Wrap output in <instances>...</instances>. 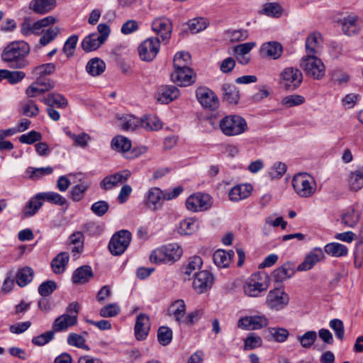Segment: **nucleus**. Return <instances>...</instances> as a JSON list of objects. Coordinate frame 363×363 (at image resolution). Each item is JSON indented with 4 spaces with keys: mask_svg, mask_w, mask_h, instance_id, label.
I'll use <instances>...</instances> for the list:
<instances>
[{
    "mask_svg": "<svg viewBox=\"0 0 363 363\" xmlns=\"http://www.w3.org/2000/svg\"><path fill=\"white\" fill-rule=\"evenodd\" d=\"M30 52V46L25 41H15L6 45L1 54V59L12 69H23L28 66L26 59Z\"/></svg>",
    "mask_w": 363,
    "mask_h": 363,
    "instance_id": "nucleus-1",
    "label": "nucleus"
},
{
    "mask_svg": "<svg viewBox=\"0 0 363 363\" xmlns=\"http://www.w3.org/2000/svg\"><path fill=\"white\" fill-rule=\"evenodd\" d=\"M299 67L305 74L315 80H321L325 75V66L323 61L316 56L305 55L301 57Z\"/></svg>",
    "mask_w": 363,
    "mask_h": 363,
    "instance_id": "nucleus-2",
    "label": "nucleus"
},
{
    "mask_svg": "<svg viewBox=\"0 0 363 363\" xmlns=\"http://www.w3.org/2000/svg\"><path fill=\"white\" fill-rule=\"evenodd\" d=\"M292 186L295 192L301 197L309 198L316 190L315 179L307 173H298L292 179Z\"/></svg>",
    "mask_w": 363,
    "mask_h": 363,
    "instance_id": "nucleus-3",
    "label": "nucleus"
},
{
    "mask_svg": "<svg viewBox=\"0 0 363 363\" xmlns=\"http://www.w3.org/2000/svg\"><path fill=\"white\" fill-rule=\"evenodd\" d=\"M222 133L227 136H235L245 133L247 129L246 121L238 115H229L219 122Z\"/></svg>",
    "mask_w": 363,
    "mask_h": 363,
    "instance_id": "nucleus-4",
    "label": "nucleus"
},
{
    "mask_svg": "<svg viewBox=\"0 0 363 363\" xmlns=\"http://www.w3.org/2000/svg\"><path fill=\"white\" fill-rule=\"evenodd\" d=\"M303 79L301 71L294 67H287L279 74V83L283 88L288 91H294L298 88Z\"/></svg>",
    "mask_w": 363,
    "mask_h": 363,
    "instance_id": "nucleus-5",
    "label": "nucleus"
},
{
    "mask_svg": "<svg viewBox=\"0 0 363 363\" xmlns=\"http://www.w3.org/2000/svg\"><path fill=\"white\" fill-rule=\"evenodd\" d=\"M174 72L171 74V79L181 86H188L196 80V74L190 67H185L179 60H175Z\"/></svg>",
    "mask_w": 363,
    "mask_h": 363,
    "instance_id": "nucleus-6",
    "label": "nucleus"
},
{
    "mask_svg": "<svg viewBox=\"0 0 363 363\" xmlns=\"http://www.w3.org/2000/svg\"><path fill=\"white\" fill-rule=\"evenodd\" d=\"M131 233L128 230H121L116 233L108 244V249L113 255H122L129 246Z\"/></svg>",
    "mask_w": 363,
    "mask_h": 363,
    "instance_id": "nucleus-7",
    "label": "nucleus"
},
{
    "mask_svg": "<svg viewBox=\"0 0 363 363\" xmlns=\"http://www.w3.org/2000/svg\"><path fill=\"white\" fill-rule=\"evenodd\" d=\"M160 48V42L157 38H148L138 46V55L142 61L152 62L157 55Z\"/></svg>",
    "mask_w": 363,
    "mask_h": 363,
    "instance_id": "nucleus-8",
    "label": "nucleus"
},
{
    "mask_svg": "<svg viewBox=\"0 0 363 363\" xmlns=\"http://www.w3.org/2000/svg\"><path fill=\"white\" fill-rule=\"evenodd\" d=\"M267 288V277L265 274H254L245 284L244 291L248 296L257 297Z\"/></svg>",
    "mask_w": 363,
    "mask_h": 363,
    "instance_id": "nucleus-9",
    "label": "nucleus"
},
{
    "mask_svg": "<svg viewBox=\"0 0 363 363\" xmlns=\"http://www.w3.org/2000/svg\"><path fill=\"white\" fill-rule=\"evenodd\" d=\"M212 204V197L208 194L200 192L190 196L186 201L187 209L192 212L206 211L211 207Z\"/></svg>",
    "mask_w": 363,
    "mask_h": 363,
    "instance_id": "nucleus-10",
    "label": "nucleus"
},
{
    "mask_svg": "<svg viewBox=\"0 0 363 363\" xmlns=\"http://www.w3.org/2000/svg\"><path fill=\"white\" fill-rule=\"evenodd\" d=\"M166 200L165 192L158 187L150 188L144 196V206L152 211L160 209Z\"/></svg>",
    "mask_w": 363,
    "mask_h": 363,
    "instance_id": "nucleus-11",
    "label": "nucleus"
},
{
    "mask_svg": "<svg viewBox=\"0 0 363 363\" xmlns=\"http://www.w3.org/2000/svg\"><path fill=\"white\" fill-rule=\"evenodd\" d=\"M289 301V295L281 289L271 290L266 298V304L271 309L279 311L285 308Z\"/></svg>",
    "mask_w": 363,
    "mask_h": 363,
    "instance_id": "nucleus-12",
    "label": "nucleus"
},
{
    "mask_svg": "<svg viewBox=\"0 0 363 363\" xmlns=\"http://www.w3.org/2000/svg\"><path fill=\"white\" fill-rule=\"evenodd\" d=\"M214 281V277L208 271L203 270L195 272L192 286L199 294H202L209 290Z\"/></svg>",
    "mask_w": 363,
    "mask_h": 363,
    "instance_id": "nucleus-13",
    "label": "nucleus"
},
{
    "mask_svg": "<svg viewBox=\"0 0 363 363\" xmlns=\"http://www.w3.org/2000/svg\"><path fill=\"white\" fill-rule=\"evenodd\" d=\"M196 96L203 107L211 110L218 108L219 101L212 90L206 87H199L196 91Z\"/></svg>",
    "mask_w": 363,
    "mask_h": 363,
    "instance_id": "nucleus-14",
    "label": "nucleus"
},
{
    "mask_svg": "<svg viewBox=\"0 0 363 363\" xmlns=\"http://www.w3.org/2000/svg\"><path fill=\"white\" fill-rule=\"evenodd\" d=\"M268 324V319L263 315L245 316L238 321V327L243 330H259Z\"/></svg>",
    "mask_w": 363,
    "mask_h": 363,
    "instance_id": "nucleus-15",
    "label": "nucleus"
},
{
    "mask_svg": "<svg viewBox=\"0 0 363 363\" xmlns=\"http://www.w3.org/2000/svg\"><path fill=\"white\" fill-rule=\"evenodd\" d=\"M55 82L50 79H40L32 83L26 90V94L30 98L37 96L52 89Z\"/></svg>",
    "mask_w": 363,
    "mask_h": 363,
    "instance_id": "nucleus-16",
    "label": "nucleus"
},
{
    "mask_svg": "<svg viewBox=\"0 0 363 363\" xmlns=\"http://www.w3.org/2000/svg\"><path fill=\"white\" fill-rule=\"evenodd\" d=\"M152 29L160 36L162 41H168L171 37L172 26L166 18H157L152 23Z\"/></svg>",
    "mask_w": 363,
    "mask_h": 363,
    "instance_id": "nucleus-17",
    "label": "nucleus"
},
{
    "mask_svg": "<svg viewBox=\"0 0 363 363\" xmlns=\"http://www.w3.org/2000/svg\"><path fill=\"white\" fill-rule=\"evenodd\" d=\"M325 258L324 252L320 247H315L306 256L303 262L298 266V271L311 269L318 262Z\"/></svg>",
    "mask_w": 363,
    "mask_h": 363,
    "instance_id": "nucleus-18",
    "label": "nucleus"
},
{
    "mask_svg": "<svg viewBox=\"0 0 363 363\" xmlns=\"http://www.w3.org/2000/svg\"><path fill=\"white\" fill-rule=\"evenodd\" d=\"M130 176V172L128 170L117 172L104 177L101 182L100 186L105 190H109L118 186V184L125 182Z\"/></svg>",
    "mask_w": 363,
    "mask_h": 363,
    "instance_id": "nucleus-19",
    "label": "nucleus"
},
{
    "mask_svg": "<svg viewBox=\"0 0 363 363\" xmlns=\"http://www.w3.org/2000/svg\"><path fill=\"white\" fill-rule=\"evenodd\" d=\"M76 315L63 314L58 316L52 323L54 333H59L67 330L69 328L74 326L77 323Z\"/></svg>",
    "mask_w": 363,
    "mask_h": 363,
    "instance_id": "nucleus-20",
    "label": "nucleus"
},
{
    "mask_svg": "<svg viewBox=\"0 0 363 363\" xmlns=\"http://www.w3.org/2000/svg\"><path fill=\"white\" fill-rule=\"evenodd\" d=\"M150 327L149 317L144 313L138 315L135 325V335L136 339L138 340H145L148 335Z\"/></svg>",
    "mask_w": 363,
    "mask_h": 363,
    "instance_id": "nucleus-21",
    "label": "nucleus"
},
{
    "mask_svg": "<svg viewBox=\"0 0 363 363\" xmlns=\"http://www.w3.org/2000/svg\"><path fill=\"white\" fill-rule=\"evenodd\" d=\"M322 36L318 32L310 33L306 40V55L315 56L320 51L322 47Z\"/></svg>",
    "mask_w": 363,
    "mask_h": 363,
    "instance_id": "nucleus-22",
    "label": "nucleus"
},
{
    "mask_svg": "<svg viewBox=\"0 0 363 363\" xmlns=\"http://www.w3.org/2000/svg\"><path fill=\"white\" fill-rule=\"evenodd\" d=\"M94 277V273L90 266L83 265L77 268L72 276L74 284H84Z\"/></svg>",
    "mask_w": 363,
    "mask_h": 363,
    "instance_id": "nucleus-23",
    "label": "nucleus"
},
{
    "mask_svg": "<svg viewBox=\"0 0 363 363\" xmlns=\"http://www.w3.org/2000/svg\"><path fill=\"white\" fill-rule=\"evenodd\" d=\"M179 89L173 85H164L161 86L157 100L162 104H169L179 97Z\"/></svg>",
    "mask_w": 363,
    "mask_h": 363,
    "instance_id": "nucleus-24",
    "label": "nucleus"
},
{
    "mask_svg": "<svg viewBox=\"0 0 363 363\" xmlns=\"http://www.w3.org/2000/svg\"><path fill=\"white\" fill-rule=\"evenodd\" d=\"M261 52L267 57L277 60L283 53V47L281 44L278 42L270 41L262 45Z\"/></svg>",
    "mask_w": 363,
    "mask_h": 363,
    "instance_id": "nucleus-25",
    "label": "nucleus"
},
{
    "mask_svg": "<svg viewBox=\"0 0 363 363\" xmlns=\"http://www.w3.org/2000/svg\"><path fill=\"white\" fill-rule=\"evenodd\" d=\"M56 6V0H32L29 9L35 13L45 14L53 10Z\"/></svg>",
    "mask_w": 363,
    "mask_h": 363,
    "instance_id": "nucleus-26",
    "label": "nucleus"
},
{
    "mask_svg": "<svg viewBox=\"0 0 363 363\" xmlns=\"http://www.w3.org/2000/svg\"><path fill=\"white\" fill-rule=\"evenodd\" d=\"M235 252L233 250L225 251L223 250H216L213 255L215 264L220 268H226L229 267Z\"/></svg>",
    "mask_w": 363,
    "mask_h": 363,
    "instance_id": "nucleus-27",
    "label": "nucleus"
},
{
    "mask_svg": "<svg viewBox=\"0 0 363 363\" xmlns=\"http://www.w3.org/2000/svg\"><path fill=\"white\" fill-rule=\"evenodd\" d=\"M252 190L250 184H240L233 187L228 196L230 201L236 202L250 196Z\"/></svg>",
    "mask_w": 363,
    "mask_h": 363,
    "instance_id": "nucleus-28",
    "label": "nucleus"
},
{
    "mask_svg": "<svg viewBox=\"0 0 363 363\" xmlns=\"http://www.w3.org/2000/svg\"><path fill=\"white\" fill-rule=\"evenodd\" d=\"M169 315L174 316L178 323H183L186 313V305L183 300L178 299L171 304L168 309Z\"/></svg>",
    "mask_w": 363,
    "mask_h": 363,
    "instance_id": "nucleus-29",
    "label": "nucleus"
},
{
    "mask_svg": "<svg viewBox=\"0 0 363 363\" xmlns=\"http://www.w3.org/2000/svg\"><path fill=\"white\" fill-rule=\"evenodd\" d=\"M69 259V254L66 252L59 253L51 262V267L55 274L62 273Z\"/></svg>",
    "mask_w": 363,
    "mask_h": 363,
    "instance_id": "nucleus-30",
    "label": "nucleus"
},
{
    "mask_svg": "<svg viewBox=\"0 0 363 363\" xmlns=\"http://www.w3.org/2000/svg\"><path fill=\"white\" fill-rule=\"evenodd\" d=\"M41 101L46 104L48 106H51L53 108L56 106L59 108H65L67 104V100L60 94H50L47 96L43 97L41 99Z\"/></svg>",
    "mask_w": 363,
    "mask_h": 363,
    "instance_id": "nucleus-31",
    "label": "nucleus"
},
{
    "mask_svg": "<svg viewBox=\"0 0 363 363\" xmlns=\"http://www.w3.org/2000/svg\"><path fill=\"white\" fill-rule=\"evenodd\" d=\"M34 272L29 267H24L16 273V282L20 287L28 285L33 279Z\"/></svg>",
    "mask_w": 363,
    "mask_h": 363,
    "instance_id": "nucleus-32",
    "label": "nucleus"
},
{
    "mask_svg": "<svg viewBox=\"0 0 363 363\" xmlns=\"http://www.w3.org/2000/svg\"><path fill=\"white\" fill-rule=\"evenodd\" d=\"M103 43L97 33H91L84 38L82 48L85 52H91L98 49Z\"/></svg>",
    "mask_w": 363,
    "mask_h": 363,
    "instance_id": "nucleus-33",
    "label": "nucleus"
},
{
    "mask_svg": "<svg viewBox=\"0 0 363 363\" xmlns=\"http://www.w3.org/2000/svg\"><path fill=\"white\" fill-rule=\"evenodd\" d=\"M106 69L105 62L98 58H92L86 64V69L87 72L94 77L99 76Z\"/></svg>",
    "mask_w": 363,
    "mask_h": 363,
    "instance_id": "nucleus-34",
    "label": "nucleus"
},
{
    "mask_svg": "<svg viewBox=\"0 0 363 363\" xmlns=\"http://www.w3.org/2000/svg\"><path fill=\"white\" fill-rule=\"evenodd\" d=\"M43 203L40 197H38V194L32 197L26 203L23 209V217L28 218L34 216L41 208Z\"/></svg>",
    "mask_w": 363,
    "mask_h": 363,
    "instance_id": "nucleus-35",
    "label": "nucleus"
},
{
    "mask_svg": "<svg viewBox=\"0 0 363 363\" xmlns=\"http://www.w3.org/2000/svg\"><path fill=\"white\" fill-rule=\"evenodd\" d=\"M223 99L230 104H237L240 99L239 91L233 84H225L223 86Z\"/></svg>",
    "mask_w": 363,
    "mask_h": 363,
    "instance_id": "nucleus-36",
    "label": "nucleus"
},
{
    "mask_svg": "<svg viewBox=\"0 0 363 363\" xmlns=\"http://www.w3.org/2000/svg\"><path fill=\"white\" fill-rule=\"evenodd\" d=\"M357 16H348L341 20L342 29L347 35H352L357 33Z\"/></svg>",
    "mask_w": 363,
    "mask_h": 363,
    "instance_id": "nucleus-37",
    "label": "nucleus"
},
{
    "mask_svg": "<svg viewBox=\"0 0 363 363\" xmlns=\"http://www.w3.org/2000/svg\"><path fill=\"white\" fill-rule=\"evenodd\" d=\"M131 146V141L124 136L117 135L111 140V147L116 151L125 152L130 150Z\"/></svg>",
    "mask_w": 363,
    "mask_h": 363,
    "instance_id": "nucleus-38",
    "label": "nucleus"
},
{
    "mask_svg": "<svg viewBox=\"0 0 363 363\" xmlns=\"http://www.w3.org/2000/svg\"><path fill=\"white\" fill-rule=\"evenodd\" d=\"M325 252L333 257H342L347 254V247L340 243L332 242L327 244L324 248Z\"/></svg>",
    "mask_w": 363,
    "mask_h": 363,
    "instance_id": "nucleus-39",
    "label": "nucleus"
},
{
    "mask_svg": "<svg viewBox=\"0 0 363 363\" xmlns=\"http://www.w3.org/2000/svg\"><path fill=\"white\" fill-rule=\"evenodd\" d=\"M198 223L193 218H186L179 223L178 232L181 235H191L197 230Z\"/></svg>",
    "mask_w": 363,
    "mask_h": 363,
    "instance_id": "nucleus-40",
    "label": "nucleus"
},
{
    "mask_svg": "<svg viewBox=\"0 0 363 363\" xmlns=\"http://www.w3.org/2000/svg\"><path fill=\"white\" fill-rule=\"evenodd\" d=\"M349 185L350 189L355 191L363 187V167L350 173Z\"/></svg>",
    "mask_w": 363,
    "mask_h": 363,
    "instance_id": "nucleus-41",
    "label": "nucleus"
},
{
    "mask_svg": "<svg viewBox=\"0 0 363 363\" xmlns=\"http://www.w3.org/2000/svg\"><path fill=\"white\" fill-rule=\"evenodd\" d=\"M38 197H40L41 200L48 201L57 206H63L67 201L60 194L53 191L39 193L38 194Z\"/></svg>",
    "mask_w": 363,
    "mask_h": 363,
    "instance_id": "nucleus-42",
    "label": "nucleus"
},
{
    "mask_svg": "<svg viewBox=\"0 0 363 363\" xmlns=\"http://www.w3.org/2000/svg\"><path fill=\"white\" fill-rule=\"evenodd\" d=\"M342 222L347 227H354L359 220V213L353 208L347 209L341 217Z\"/></svg>",
    "mask_w": 363,
    "mask_h": 363,
    "instance_id": "nucleus-43",
    "label": "nucleus"
},
{
    "mask_svg": "<svg viewBox=\"0 0 363 363\" xmlns=\"http://www.w3.org/2000/svg\"><path fill=\"white\" fill-rule=\"evenodd\" d=\"M140 125L147 130H157L162 127L160 119L155 116H148L142 118Z\"/></svg>",
    "mask_w": 363,
    "mask_h": 363,
    "instance_id": "nucleus-44",
    "label": "nucleus"
},
{
    "mask_svg": "<svg viewBox=\"0 0 363 363\" xmlns=\"http://www.w3.org/2000/svg\"><path fill=\"white\" fill-rule=\"evenodd\" d=\"M164 247L167 257V261L169 262H175L178 260L183 253V250L181 247L176 243L169 244Z\"/></svg>",
    "mask_w": 363,
    "mask_h": 363,
    "instance_id": "nucleus-45",
    "label": "nucleus"
},
{
    "mask_svg": "<svg viewBox=\"0 0 363 363\" xmlns=\"http://www.w3.org/2000/svg\"><path fill=\"white\" fill-rule=\"evenodd\" d=\"M56 22V18L52 16H49L45 17L40 20H38L34 23H33V28L34 29V35H40L44 28L55 24Z\"/></svg>",
    "mask_w": 363,
    "mask_h": 363,
    "instance_id": "nucleus-46",
    "label": "nucleus"
},
{
    "mask_svg": "<svg viewBox=\"0 0 363 363\" xmlns=\"http://www.w3.org/2000/svg\"><path fill=\"white\" fill-rule=\"evenodd\" d=\"M203 264L202 259L199 256H194L189 258L188 263L184 267V273L185 275L190 276L191 274L196 272V270L200 269Z\"/></svg>",
    "mask_w": 363,
    "mask_h": 363,
    "instance_id": "nucleus-47",
    "label": "nucleus"
},
{
    "mask_svg": "<svg viewBox=\"0 0 363 363\" xmlns=\"http://www.w3.org/2000/svg\"><path fill=\"white\" fill-rule=\"evenodd\" d=\"M56 69V65L54 63H46L35 67L32 73L36 76L37 78L43 79V77L52 74Z\"/></svg>",
    "mask_w": 363,
    "mask_h": 363,
    "instance_id": "nucleus-48",
    "label": "nucleus"
},
{
    "mask_svg": "<svg viewBox=\"0 0 363 363\" xmlns=\"http://www.w3.org/2000/svg\"><path fill=\"white\" fill-rule=\"evenodd\" d=\"M262 11L267 16L279 18L283 13V8L277 2L267 3L264 5Z\"/></svg>",
    "mask_w": 363,
    "mask_h": 363,
    "instance_id": "nucleus-49",
    "label": "nucleus"
},
{
    "mask_svg": "<svg viewBox=\"0 0 363 363\" xmlns=\"http://www.w3.org/2000/svg\"><path fill=\"white\" fill-rule=\"evenodd\" d=\"M293 273V269L288 264H284L274 271L273 276L277 281H283L290 278Z\"/></svg>",
    "mask_w": 363,
    "mask_h": 363,
    "instance_id": "nucleus-50",
    "label": "nucleus"
},
{
    "mask_svg": "<svg viewBox=\"0 0 363 363\" xmlns=\"http://www.w3.org/2000/svg\"><path fill=\"white\" fill-rule=\"evenodd\" d=\"M208 25L207 20L201 17L193 18L188 23L189 28L192 33H197L203 30Z\"/></svg>",
    "mask_w": 363,
    "mask_h": 363,
    "instance_id": "nucleus-51",
    "label": "nucleus"
},
{
    "mask_svg": "<svg viewBox=\"0 0 363 363\" xmlns=\"http://www.w3.org/2000/svg\"><path fill=\"white\" fill-rule=\"evenodd\" d=\"M52 172L53 168L51 167L40 168L28 167L26 170V172L28 174L29 178L31 179H38L42 176L52 174Z\"/></svg>",
    "mask_w": 363,
    "mask_h": 363,
    "instance_id": "nucleus-52",
    "label": "nucleus"
},
{
    "mask_svg": "<svg viewBox=\"0 0 363 363\" xmlns=\"http://www.w3.org/2000/svg\"><path fill=\"white\" fill-rule=\"evenodd\" d=\"M172 340V330L165 326H161L157 331V340L163 346L169 345Z\"/></svg>",
    "mask_w": 363,
    "mask_h": 363,
    "instance_id": "nucleus-53",
    "label": "nucleus"
},
{
    "mask_svg": "<svg viewBox=\"0 0 363 363\" xmlns=\"http://www.w3.org/2000/svg\"><path fill=\"white\" fill-rule=\"evenodd\" d=\"M317 339V333L315 331H307L301 336H298L297 340L301 345L304 348H310Z\"/></svg>",
    "mask_w": 363,
    "mask_h": 363,
    "instance_id": "nucleus-54",
    "label": "nucleus"
},
{
    "mask_svg": "<svg viewBox=\"0 0 363 363\" xmlns=\"http://www.w3.org/2000/svg\"><path fill=\"white\" fill-rule=\"evenodd\" d=\"M57 284L55 281L47 280L38 286V293L40 296L45 297L52 294L57 289Z\"/></svg>",
    "mask_w": 363,
    "mask_h": 363,
    "instance_id": "nucleus-55",
    "label": "nucleus"
},
{
    "mask_svg": "<svg viewBox=\"0 0 363 363\" xmlns=\"http://www.w3.org/2000/svg\"><path fill=\"white\" fill-rule=\"evenodd\" d=\"M88 188L89 185L86 183H80L74 186L69 192L72 199L77 202L81 201Z\"/></svg>",
    "mask_w": 363,
    "mask_h": 363,
    "instance_id": "nucleus-56",
    "label": "nucleus"
},
{
    "mask_svg": "<svg viewBox=\"0 0 363 363\" xmlns=\"http://www.w3.org/2000/svg\"><path fill=\"white\" fill-rule=\"evenodd\" d=\"M22 113L28 117H34L39 113V108L33 100H28L21 105Z\"/></svg>",
    "mask_w": 363,
    "mask_h": 363,
    "instance_id": "nucleus-57",
    "label": "nucleus"
},
{
    "mask_svg": "<svg viewBox=\"0 0 363 363\" xmlns=\"http://www.w3.org/2000/svg\"><path fill=\"white\" fill-rule=\"evenodd\" d=\"M269 332L274 340L278 342H285L289 335L288 330L284 328H270Z\"/></svg>",
    "mask_w": 363,
    "mask_h": 363,
    "instance_id": "nucleus-58",
    "label": "nucleus"
},
{
    "mask_svg": "<svg viewBox=\"0 0 363 363\" xmlns=\"http://www.w3.org/2000/svg\"><path fill=\"white\" fill-rule=\"evenodd\" d=\"M59 33L60 29L58 27L48 28L40 38V44L43 46L47 45L57 36Z\"/></svg>",
    "mask_w": 363,
    "mask_h": 363,
    "instance_id": "nucleus-59",
    "label": "nucleus"
},
{
    "mask_svg": "<svg viewBox=\"0 0 363 363\" xmlns=\"http://www.w3.org/2000/svg\"><path fill=\"white\" fill-rule=\"evenodd\" d=\"M67 342L71 346L89 350V347L85 344L84 338L77 333H70L67 337Z\"/></svg>",
    "mask_w": 363,
    "mask_h": 363,
    "instance_id": "nucleus-60",
    "label": "nucleus"
},
{
    "mask_svg": "<svg viewBox=\"0 0 363 363\" xmlns=\"http://www.w3.org/2000/svg\"><path fill=\"white\" fill-rule=\"evenodd\" d=\"M55 337L54 331L49 330L38 336L33 337L31 342L33 345L37 346H43L50 342Z\"/></svg>",
    "mask_w": 363,
    "mask_h": 363,
    "instance_id": "nucleus-61",
    "label": "nucleus"
},
{
    "mask_svg": "<svg viewBox=\"0 0 363 363\" xmlns=\"http://www.w3.org/2000/svg\"><path fill=\"white\" fill-rule=\"evenodd\" d=\"M120 307L117 303L108 304L100 309L99 314L101 317H114L120 313Z\"/></svg>",
    "mask_w": 363,
    "mask_h": 363,
    "instance_id": "nucleus-62",
    "label": "nucleus"
},
{
    "mask_svg": "<svg viewBox=\"0 0 363 363\" xmlns=\"http://www.w3.org/2000/svg\"><path fill=\"white\" fill-rule=\"evenodd\" d=\"M42 138V135L40 133L31 130L26 134L21 135L19 137V141L21 143L25 144H33L35 142L40 141Z\"/></svg>",
    "mask_w": 363,
    "mask_h": 363,
    "instance_id": "nucleus-63",
    "label": "nucleus"
},
{
    "mask_svg": "<svg viewBox=\"0 0 363 363\" xmlns=\"http://www.w3.org/2000/svg\"><path fill=\"white\" fill-rule=\"evenodd\" d=\"M150 261L153 263L168 262L167 257L166 255L164 247L162 246L160 248L155 250L150 255Z\"/></svg>",
    "mask_w": 363,
    "mask_h": 363,
    "instance_id": "nucleus-64",
    "label": "nucleus"
}]
</instances>
